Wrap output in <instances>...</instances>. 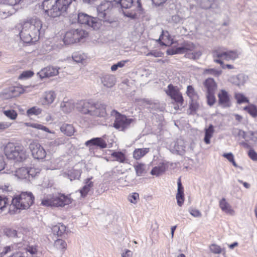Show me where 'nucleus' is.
<instances>
[{"label": "nucleus", "mask_w": 257, "mask_h": 257, "mask_svg": "<svg viewBox=\"0 0 257 257\" xmlns=\"http://www.w3.org/2000/svg\"><path fill=\"white\" fill-rule=\"evenodd\" d=\"M221 70L213 68L206 69L204 71V73L205 74H210L214 75L215 76H219L221 74Z\"/></svg>", "instance_id": "52"}, {"label": "nucleus", "mask_w": 257, "mask_h": 257, "mask_svg": "<svg viewBox=\"0 0 257 257\" xmlns=\"http://www.w3.org/2000/svg\"><path fill=\"white\" fill-rule=\"evenodd\" d=\"M92 111L94 113L91 116H93L104 117L106 114L105 106L102 104L95 103Z\"/></svg>", "instance_id": "22"}, {"label": "nucleus", "mask_w": 257, "mask_h": 257, "mask_svg": "<svg viewBox=\"0 0 257 257\" xmlns=\"http://www.w3.org/2000/svg\"><path fill=\"white\" fill-rule=\"evenodd\" d=\"M3 113L7 117L12 120L16 119L18 116L16 111L13 109L4 110Z\"/></svg>", "instance_id": "49"}, {"label": "nucleus", "mask_w": 257, "mask_h": 257, "mask_svg": "<svg viewBox=\"0 0 257 257\" xmlns=\"http://www.w3.org/2000/svg\"><path fill=\"white\" fill-rule=\"evenodd\" d=\"M42 109L37 107L33 106L27 111V114L28 116H32L33 115H37L41 113Z\"/></svg>", "instance_id": "48"}, {"label": "nucleus", "mask_w": 257, "mask_h": 257, "mask_svg": "<svg viewBox=\"0 0 257 257\" xmlns=\"http://www.w3.org/2000/svg\"><path fill=\"white\" fill-rule=\"evenodd\" d=\"M95 103L90 100H80L76 103V107L78 111L84 114H88L91 116L94 111H92Z\"/></svg>", "instance_id": "9"}, {"label": "nucleus", "mask_w": 257, "mask_h": 257, "mask_svg": "<svg viewBox=\"0 0 257 257\" xmlns=\"http://www.w3.org/2000/svg\"><path fill=\"white\" fill-rule=\"evenodd\" d=\"M15 175L19 179H26L28 177V168L22 167L15 171Z\"/></svg>", "instance_id": "37"}, {"label": "nucleus", "mask_w": 257, "mask_h": 257, "mask_svg": "<svg viewBox=\"0 0 257 257\" xmlns=\"http://www.w3.org/2000/svg\"><path fill=\"white\" fill-rule=\"evenodd\" d=\"M43 22L36 16L28 18L18 26L21 39L25 43L37 41L42 33Z\"/></svg>", "instance_id": "1"}, {"label": "nucleus", "mask_w": 257, "mask_h": 257, "mask_svg": "<svg viewBox=\"0 0 257 257\" xmlns=\"http://www.w3.org/2000/svg\"><path fill=\"white\" fill-rule=\"evenodd\" d=\"M92 177L87 178L84 180V186L80 190L81 196L82 197H85L88 194V192L90 191L91 189L93 186V182L91 181Z\"/></svg>", "instance_id": "26"}, {"label": "nucleus", "mask_w": 257, "mask_h": 257, "mask_svg": "<svg viewBox=\"0 0 257 257\" xmlns=\"http://www.w3.org/2000/svg\"><path fill=\"white\" fill-rule=\"evenodd\" d=\"M238 54L236 51H223L220 50H216L213 52L214 61L222 64V60H231L238 57Z\"/></svg>", "instance_id": "5"}, {"label": "nucleus", "mask_w": 257, "mask_h": 257, "mask_svg": "<svg viewBox=\"0 0 257 257\" xmlns=\"http://www.w3.org/2000/svg\"><path fill=\"white\" fill-rule=\"evenodd\" d=\"M105 135L100 138H93L90 140L86 141L85 145L89 147L92 148L93 146H96L100 149H104L107 147L110 148L112 147V143L107 144L105 141Z\"/></svg>", "instance_id": "11"}, {"label": "nucleus", "mask_w": 257, "mask_h": 257, "mask_svg": "<svg viewBox=\"0 0 257 257\" xmlns=\"http://www.w3.org/2000/svg\"><path fill=\"white\" fill-rule=\"evenodd\" d=\"M247 80V77L242 74L231 78L232 83L239 87L243 85Z\"/></svg>", "instance_id": "29"}, {"label": "nucleus", "mask_w": 257, "mask_h": 257, "mask_svg": "<svg viewBox=\"0 0 257 257\" xmlns=\"http://www.w3.org/2000/svg\"><path fill=\"white\" fill-rule=\"evenodd\" d=\"M111 154L108 158L106 160L111 161H116L119 163H125L127 162V159L124 153L120 151H110Z\"/></svg>", "instance_id": "17"}, {"label": "nucleus", "mask_w": 257, "mask_h": 257, "mask_svg": "<svg viewBox=\"0 0 257 257\" xmlns=\"http://www.w3.org/2000/svg\"><path fill=\"white\" fill-rule=\"evenodd\" d=\"M74 38V43L80 41L83 38L87 35V33L82 29L72 30Z\"/></svg>", "instance_id": "36"}, {"label": "nucleus", "mask_w": 257, "mask_h": 257, "mask_svg": "<svg viewBox=\"0 0 257 257\" xmlns=\"http://www.w3.org/2000/svg\"><path fill=\"white\" fill-rule=\"evenodd\" d=\"M218 97L219 103L222 107H227L231 105L230 96L225 90H221L218 94Z\"/></svg>", "instance_id": "19"}, {"label": "nucleus", "mask_w": 257, "mask_h": 257, "mask_svg": "<svg viewBox=\"0 0 257 257\" xmlns=\"http://www.w3.org/2000/svg\"><path fill=\"white\" fill-rule=\"evenodd\" d=\"M207 103L209 105H213L215 101L214 92H207Z\"/></svg>", "instance_id": "58"}, {"label": "nucleus", "mask_w": 257, "mask_h": 257, "mask_svg": "<svg viewBox=\"0 0 257 257\" xmlns=\"http://www.w3.org/2000/svg\"><path fill=\"white\" fill-rule=\"evenodd\" d=\"M76 103L72 99L64 98L60 104V108L64 112L69 113L74 109Z\"/></svg>", "instance_id": "20"}, {"label": "nucleus", "mask_w": 257, "mask_h": 257, "mask_svg": "<svg viewBox=\"0 0 257 257\" xmlns=\"http://www.w3.org/2000/svg\"><path fill=\"white\" fill-rule=\"evenodd\" d=\"M11 10H8L7 11H0V18L1 19H5L7 18L8 16L12 15L14 13V10L13 8H11Z\"/></svg>", "instance_id": "60"}, {"label": "nucleus", "mask_w": 257, "mask_h": 257, "mask_svg": "<svg viewBox=\"0 0 257 257\" xmlns=\"http://www.w3.org/2000/svg\"><path fill=\"white\" fill-rule=\"evenodd\" d=\"M149 152V148L136 149L133 152V157L136 160H139Z\"/></svg>", "instance_id": "35"}, {"label": "nucleus", "mask_w": 257, "mask_h": 257, "mask_svg": "<svg viewBox=\"0 0 257 257\" xmlns=\"http://www.w3.org/2000/svg\"><path fill=\"white\" fill-rule=\"evenodd\" d=\"M5 234L10 237H18L17 231L12 228H7L5 231Z\"/></svg>", "instance_id": "57"}, {"label": "nucleus", "mask_w": 257, "mask_h": 257, "mask_svg": "<svg viewBox=\"0 0 257 257\" xmlns=\"http://www.w3.org/2000/svg\"><path fill=\"white\" fill-rule=\"evenodd\" d=\"M166 94L170 96V97L174 100L177 103L182 105L183 103V98L181 93L176 86H173L172 84H169L167 89L165 90Z\"/></svg>", "instance_id": "10"}, {"label": "nucleus", "mask_w": 257, "mask_h": 257, "mask_svg": "<svg viewBox=\"0 0 257 257\" xmlns=\"http://www.w3.org/2000/svg\"><path fill=\"white\" fill-rule=\"evenodd\" d=\"M17 249V246L16 244H11L10 245H7L3 247L0 252V257H3L7 254L15 251Z\"/></svg>", "instance_id": "42"}, {"label": "nucleus", "mask_w": 257, "mask_h": 257, "mask_svg": "<svg viewBox=\"0 0 257 257\" xmlns=\"http://www.w3.org/2000/svg\"><path fill=\"white\" fill-rule=\"evenodd\" d=\"M63 41L66 45H70L74 43V38L72 30L66 33L63 38Z\"/></svg>", "instance_id": "44"}, {"label": "nucleus", "mask_w": 257, "mask_h": 257, "mask_svg": "<svg viewBox=\"0 0 257 257\" xmlns=\"http://www.w3.org/2000/svg\"><path fill=\"white\" fill-rule=\"evenodd\" d=\"M54 195H55L49 194L45 196L42 200L41 204L43 206L53 207Z\"/></svg>", "instance_id": "40"}, {"label": "nucleus", "mask_w": 257, "mask_h": 257, "mask_svg": "<svg viewBox=\"0 0 257 257\" xmlns=\"http://www.w3.org/2000/svg\"><path fill=\"white\" fill-rule=\"evenodd\" d=\"M34 75V72L32 71H25L19 76L20 79H26L32 77Z\"/></svg>", "instance_id": "59"}, {"label": "nucleus", "mask_w": 257, "mask_h": 257, "mask_svg": "<svg viewBox=\"0 0 257 257\" xmlns=\"http://www.w3.org/2000/svg\"><path fill=\"white\" fill-rule=\"evenodd\" d=\"M244 110L246 111L252 117H256L257 116V108L254 105L249 104L244 107Z\"/></svg>", "instance_id": "45"}, {"label": "nucleus", "mask_w": 257, "mask_h": 257, "mask_svg": "<svg viewBox=\"0 0 257 257\" xmlns=\"http://www.w3.org/2000/svg\"><path fill=\"white\" fill-rule=\"evenodd\" d=\"M247 136H248V141H252L254 142H257V133L251 131L248 132Z\"/></svg>", "instance_id": "64"}, {"label": "nucleus", "mask_w": 257, "mask_h": 257, "mask_svg": "<svg viewBox=\"0 0 257 257\" xmlns=\"http://www.w3.org/2000/svg\"><path fill=\"white\" fill-rule=\"evenodd\" d=\"M205 136L204 141L206 144H209L210 143V139L212 137L213 134L215 132L214 126L212 124L204 128Z\"/></svg>", "instance_id": "32"}, {"label": "nucleus", "mask_w": 257, "mask_h": 257, "mask_svg": "<svg viewBox=\"0 0 257 257\" xmlns=\"http://www.w3.org/2000/svg\"><path fill=\"white\" fill-rule=\"evenodd\" d=\"M67 139L65 137L59 138L54 141L49 142L47 143L46 146L48 148V152H50L54 151L55 147H58L60 145H63L66 143Z\"/></svg>", "instance_id": "21"}, {"label": "nucleus", "mask_w": 257, "mask_h": 257, "mask_svg": "<svg viewBox=\"0 0 257 257\" xmlns=\"http://www.w3.org/2000/svg\"><path fill=\"white\" fill-rule=\"evenodd\" d=\"M34 198L31 192H23L15 195L10 205L9 213L13 214L18 210L28 209L34 203Z\"/></svg>", "instance_id": "2"}, {"label": "nucleus", "mask_w": 257, "mask_h": 257, "mask_svg": "<svg viewBox=\"0 0 257 257\" xmlns=\"http://www.w3.org/2000/svg\"><path fill=\"white\" fill-rule=\"evenodd\" d=\"M190 214L194 217H200L202 216L201 212L195 208H190L189 209Z\"/></svg>", "instance_id": "63"}, {"label": "nucleus", "mask_w": 257, "mask_h": 257, "mask_svg": "<svg viewBox=\"0 0 257 257\" xmlns=\"http://www.w3.org/2000/svg\"><path fill=\"white\" fill-rule=\"evenodd\" d=\"M210 249L211 251L214 253H220L222 251L221 247L216 244H213L210 246Z\"/></svg>", "instance_id": "62"}, {"label": "nucleus", "mask_w": 257, "mask_h": 257, "mask_svg": "<svg viewBox=\"0 0 257 257\" xmlns=\"http://www.w3.org/2000/svg\"><path fill=\"white\" fill-rule=\"evenodd\" d=\"M59 69V67L49 66L42 69L37 75L41 79L55 76L58 75Z\"/></svg>", "instance_id": "13"}, {"label": "nucleus", "mask_w": 257, "mask_h": 257, "mask_svg": "<svg viewBox=\"0 0 257 257\" xmlns=\"http://www.w3.org/2000/svg\"><path fill=\"white\" fill-rule=\"evenodd\" d=\"M9 205L8 199L0 196V213L4 211Z\"/></svg>", "instance_id": "50"}, {"label": "nucleus", "mask_w": 257, "mask_h": 257, "mask_svg": "<svg viewBox=\"0 0 257 257\" xmlns=\"http://www.w3.org/2000/svg\"><path fill=\"white\" fill-rule=\"evenodd\" d=\"M186 93L191 100H195L198 99V94L194 87L191 85H188L187 87Z\"/></svg>", "instance_id": "38"}, {"label": "nucleus", "mask_w": 257, "mask_h": 257, "mask_svg": "<svg viewBox=\"0 0 257 257\" xmlns=\"http://www.w3.org/2000/svg\"><path fill=\"white\" fill-rule=\"evenodd\" d=\"M159 40L161 41V44L162 45L165 46H170L174 43L173 39L167 31H162Z\"/></svg>", "instance_id": "24"}, {"label": "nucleus", "mask_w": 257, "mask_h": 257, "mask_svg": "<svg viewBox=\"0 0 257 257\" xmlns=\"http://www.w3.org/2000/svg\"><path fill=\"white\" fill-rule=\"evenodd\" d=\"M191 103L189 106V113H193L195 112L199 107V104L197 101V100H191Z\"/></svg>", "instance_id": "54"}, {"label": "nucleus", "mask_w": 257, "mask_h": 257, "mask_svg": "<svg viewBox=\"0 0 257 257\" xmlns=\"http://www.w3.org/2000/svg\"><path fill=\"white\" fill-rule=\"evenodd\" d=\"M60 130L62 133L69 136L73 135L74 133V128L71 124H64Z\"/></svg>", "instance_id": "43"}, {"label": "nucleus", "mask_w": 257, "mask_h": 257, "mask_svg": "<svg viewBox=\"0 0 257 257\" xmlns=\"http://www.w3.org/2000/svg\"><path fill=\"white\" fill-rule=\"evenodd\" d=\"M202 53L200 51L192 52L191 53H188L186 54L187 57L192 59H198L200 56L201 55Z\"/></svg>", "instance_id": "61"}, {"label": "nucleus", "mask_w": 257, "mask_h": 257, "mask_svg": "<svg viewBox=\"0 0 257 257\" xmlns=\"http://www.w3.org/2000/svg\"><path fill=\"white\" fill-rule=\"evenodd\" d=\"M53 247L57 251L63 253L66 250L67 244L64 240L57 239L54 241Z\"/></svg>", "instance_id": "28"}, {"label": "nucleus", "mask_w": 257, "mask_h": 257, "mask_svg": "<svg viewBox=\"0 0 257 257\" xmlns=\"http://www.w3.org/2000/svg\"><path fill=\"white\" fill-rule=\"evenodd\" d=\"M112 8L111 2L108 0L102 2L97 8L98 15L101 19H104L110 12Z\"/></svg>", "instance_id": "16"}, {"label": "nucleus", "mask_w": 257, "mask_h": 257, "mask_svg": "<svg viewBox=\"0 0 257 257\" xmlns=\"http://www.w3.org/2000/svg\"><path fill=\"white\" fill-rule=\"evenodd\" d=\"M52 231L54 234L61 236L65 232L66 226L61 223H58L52 227Z\"/></svg>", "instance_id": "34"}, {"label": "nucleus", "mask_w": 257, "mask_h": 257, "mask_svg": "<svg viewBox=\"0 0 257 257\" xmlns=\"http://www.w3.org/2000/svg\"><path fill=\"white\" fill-rule=\"evenodd\" d=\"M133 121V119L127 118L126 116L116 112L113 126L119 131H122L127 128Z\"/></svg>", "instance_id": "8"}, {"label": "nucleus", "mask_w": 257, "mask_h": 257, "mask_svg": "<svg viewBox=\"0 0 257 257\" xmlns=\"http://www.w3.org/2000/svg\"><path fill=\"white\" fill-rule=\"evenodd\" d=\"M78 21L81 24L87 25L94 30H97L100 28V23L95 18L84 14L79 13L78 15Z\"/></svg>", "instance_id": "6"}, {"label": "nucleus", "mask_w": 257, "mask_h": 257, "mask_svg": "<svg viewBox=\"0 0 257 257\" xmlns=\"http://www.w3.org/2000/svg\"><path fill=\"white\" fill-rule=\"evenodd\" d=\"M72 58L74 61L77 63H84L87 59L85 54L81 52H76L73 54Z\"/></svg>", "instance_id": "41"}, {"label": "nucleus", "mask_w": 257, "mask_h": 257, "mask_svg": "<svg viewBox=\"0 0 257 257\" xmlns=\"http://www.w3.org/2000/svg\"><path fill=\"white\" fill-rule=\"evenodd\" d=\"M134 168L138 176H142L145 172L146 165L144 164L138 163Z\"/></svg>", "instance_id": "46"}, {"label": "nucleus", "mask_w": 257, "mask_h": 257, "mask_svg": "<svg viewBox=\"0 0 257 257\" xmlns=\"http://www.w3.org/2000/svg\"><path fill=\"white\" fill-rule=\"evenodd\" d=\"M71 3V0H44L42 7L48 16L54 18L65 12Z\"/></svg>", "instance_id": "3"}, {"label": "nucleus", "mask_w": 257, "mask_h": 257, "mask_svg": "<svg viewBox=\"0 0 257 257\" xmlns=\"http://www.w3.org/2000/svg\"><path fill=\"white\" fill-rule=\"evenodd\" d=\"M29 149L31 152L32 157L35 159L43 160L46 156V152L42 145L36 141L30 143Z\"/></svg>", "instance_id": "7"}, {"label": "nucleus", "mask_w": 257, "mask_h": 257, "mask_svg": "<svg viewBox=\"0 0 257 257\" xmlns=\"http://www.w3.org/2000/svg\"><path fill=\"white\" fill-rule=\"evenodd\" d=\"M5 154L8 159L21 162L26 159L27 154L23 146L16 145L13 143H8L5 146Z\"/></svg>", "instance_id": "4"}, {"label": "nucleus", "mask_w": 257, "mask_h": 257, "mask_svg": "<svg viewBox=\"0 0 257 257\" xmlns=\"http://www.w3.org/2000/svg\"><path fill=\"white\" fill-rule=\"evenodd\" d=\"M128 200L133 204H136L139 200V195L138 193H133L128 195Z\"/></svg>", "instance_id": "53"}, {"label": "nucleus", "mask_w": 257, "mask_h": 257, "mask_svg": "<svg viewBox=\"0 0 257 257\" xmlns=\"http://www.w3.org/2000/svg\"><path fill=\"white\" fill-rule=\"evenodd\" d=\"M204 85L207 92H215L217 84L213 79L208 78L204 82Z\"/></svg>", "instance_id": "31"}, {"label": "nucleus", "mask_w": 257, "mask_h": 257, "mask_svg": "<svg viewBox=\"0 0 257 257\" xmlns=\"http://www.w3.org/2000/svg\"><path fill=\"white\" fill-rule=\"evenodd\" d=\"M29 87L28 86L22 87V86H14L9 89L10 95L12 97H17L25 92H28L27 90Z\"/></svg>", "instance_id": "25"}, {"label": "nucleus", "mask_w": 257, "mask_h": 257, "mask_svg": "<svg viewBox=\"0 0 257 257\" xmlns=\"http://www.w3.org/2000/svg\"><path fill=\"white\" fill-rule=\"evenodd\" d=\"M128 61H129L128 60H122L117 62L116 64L113 65L111 67V71H116L118 68L123 67Z\"/></svg>", "instance_id": "56"}, {"label": "nucleus", "mask_w": 257, "mask_h": 257, "mask_svg": "<svg viewBox=\"0 0 257 257\" xmlns=\"http://www.w3.org/2000/svg\"><path fill=\"white\" fill-rule=\"evenodd\" d=\"M56 96L57 94L54 91H46L40 98L39 103L42 105L49 106L54 102Z\"/></svg>", "instance_id": "14"}, {"label": "nucleus", "mask_w": 257, "mask_h": 257, "mask_svg": "<svg viewBox=\"0 0 257 257\" xmlns=\"http://www.w3.org/2000/svg\"><path fill=\"white\" fill-rule=\"evenodd\" d=\"M235 98L237 103L239 104L249 102L247 98L241 93H236L235 94Z\"/></svg>", "instance_id": "51"}, {"label": "nucleus", "mask_w": 257, "mask_h": 257, "mask_svg": "<svg viewBox=\"0 0 257 257\" xmlns=\"http://www.w3.org/2000/svg\"><path fill=\"white\" fill-rule=\"evenodd\" d=\"M219 206L221 211L227 215L233 216L235 214V210L225 198H222L219 200Z\"/></svg>", "instance_id": "18"}, {"label": "nucleus", "mask_w": 257, "mask_h": 257, "mask_svg": "<svg viewBox=\"0 0 257 257\" xmlns=\"http://www.w3.org/2000/svg\"><path fill=\"white\" fill-rule=\"evenodd\" d=\"M25 125L27 126H30L38 130H41L50 134L53 133V132L50 131L48 127L40 123L26 122L25 123Z\"/></svg>", "instance_id": "39"}, {"label": "nucleus", "mask_w": 257, "mask_h": 257, "mask_svg": "<svg viewBox=\"0 0 257 257\" xmlns=\"http://www.w3.org/2000/svg\"><path fill=\"white\" fill-rule=\"evenodd\" d=\"M114 2L119 4L122 8L129 9L133 4V0H114Z\"/></svg>", "instance_id": "47"}, {"label": "nucleus", "mask_w": 257, "mask_h": 257, "mask_svg": "<svg viewBox=\"0 0 257 257\" xmlns=\"http://www.w3.org/2000/svg\"><path fill=\"white\" fill-rule=\"evenodd\" d=\"M166 167L164 163H161L152 169L150 174L153 176H159L165 173Z\"/></svg>", "instance_id": "30"}, {"label": "nucleus", "mask_w": 257, "mask_h": 257, "mask_svg": "<svg viewBox=\"0 0 257 257\" xmlns=\"http://www.w3.org/2000/svg\"><path fill=\"white\" fill-rule=\"evenodd\" d=\"M101 80L103 85L108 88L112 87L115 83V77L112 75H104L101 77Z\"/></svg>", "instance_id": "27"}, {"label": "nucleus", "mask_w": 257, "mask_h": 257, "mask_svg": "<svg viewBox=\"0 0 257 257\" xmlns=\"http://www.w3.org/2000/svg\"><path fill=\"white\" fill-rule=\"evenodd\" d=\"M40 172V169L38 168L31 167L28 168V177L32 178L37 176Z\"/></svg>", "instance_id": "55"}, {"label": "nucleus", "mask_w": 257, "mask_h": 257, "mask_svg": "<svg viewBox=\"0 0 257 257\" xmlns=\"http://www.w3.org/2000/svg\"><path fill=\"white\" fill-rule=\"evenodd\" d=\"M81 171L80 170L72 169L69 171L67 174L65 173L64 176L68 177L70 181L79 179L80 177Z\"/></svg>", "instance_id": "33"}, {"label": "nucleus", "mask_w": 257, "mask_h": 257, "mask_svg": "<svg viewBox=\"0 0 257 257\" xmlns=\"http://www.w3.org/2000/svg\"><path fill=\"white\" fill-rule=\"evenodd\" d=\"M177 193L176 194V199L178 205L179 206H181L184 201V188L182 186V184L179 179L177 182Z\"/></svg>", "instance_id": "23"}, {"label": "nucleus", "mask_w": 257, "mask_h": 257, "mask_svg": "<svg viewBox=\"0 0 257 257\" xmlns=\"http://www.w3.org/2000/svg\"><path fill=\"white\" fill-rule=\"evenodd\" d=\"M53 201V207H64L71 204L73 201V199L71 197L70 195H65L63 194H59L54 195V200Z\"/></svg>", "instance_id": "12"}, {"label": "nucleus", "mask_w": 257, "mask_h": 257, "mask_svg": "<svg viewBox=\"0 0 257 257\" xmlns=\"http://www.w3.org/2000/svg\"><path fill=\"white\" fill-rule=\"evenodd\" d=\"M195 48L196 46L192 43H185L182 46L179 47L175 50H168L167 51V53L169 55L183 54L189 52L194 51L195 50Z\"/></svg>", "instance_id": "15"}]
</instances>
